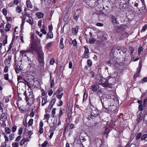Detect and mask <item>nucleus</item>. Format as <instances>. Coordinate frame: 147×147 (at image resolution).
<instances>
[{
  "instance_id": "42",
  "label": "nucleus",
  "mask_w": 147,
  "mask_h": 147,
  "mask_svg": "<svg viewBox=\"0 0 147 147\" xmlns=\"http://www.w3.org/2000/svg\"><path fill=\"white\" fill-rule=\"evenodd\" d=\"M147 28V26H146V25H145L143 27L142 30H141V32H144L146 30Z\"/></svg>"
},
{
  "instance_id": "37",
  "label": "nucleus",
  "mask_w": 147,
  "mask_h": 147,
  "mask_svg": "<svg viewBox=\"0 0 147 147\" xmlns=\"http://www.w3.org/2000/svg\"><path fill=\"white\" fill-rule=\"evenodd\" d=\"M33 120L32 119H30L29 121L28 122V124L30 126H31L33 123Z\"/></svg>"
},
{
  "instance_id": "22",
  "label": "nucleus",
  "mask_w": 147,
  "mask_h": 147,
  "mask_svg": "<svg viewBox=\"0 0 147 147\" xmlns=\"http://www.w3.org/2000/svg\"><path fill=\"white\" fill-rule=\"evenodd\" d=\"M129 36V34L126 32L125 33L123 34L121 36V37L123 39L124 38H126L127 37Z\"/></svg>"
},
{
  "instance_id": "38",
  "label": "nucleus",
  "mask_w": 147,
  "mask_h": 147,
  "mask_svg": "<svg viewBox=\"0 0 147 147\" xmlns=\"http://www.w3.org/2000/svg\"><path fill=\"white\" fill-rule=\"evenodd\" d=\"M51 0H45V4L47 5H49L51 3Z\"/></svg>"
},
{
  "instance_id": "54",
  "label": "nucleus",
  "mask_w": 147,
  "mask_h": 147,
  "mask_svg": "<svg viewBox=\"0 0 147 147\" xmlns=\"http://www.w3.org/2000/svg\"><path fill=\"white\" fill-rule=\"evenodd\" d=\"M30 38H31V43H35L34 39L33 38V35H32L31 36Z\"/></svg>"
},
{
  "instance_id": "26",
  "label": "nucleus",
  "mask_w": 147,
  "mask_h": 147,
  "mask_svg": "<svg viewBox=\"0 0 147 147\" xmlns=\"http://www.w3.org/2000/svg\"><path fill=\"white\" fill-rule=\"evenodd\" d=\"M12 58V56L11 55H9L8 58V59H5V63H8L10 61V60Z\"/></svg>"
},
{
  "instance_id": "11",
  "label": "nucleus",
  "mask_w": 147,
  "mask_h": 147,
  "mask_svg": "<svg viewBox=\"0 0 147 147\" xmlns=\"http://www.w3.org/2000/svg\"><path fill=\"white\" fill-rule=\"evenodd\" d=\"M53 37V33L51 30H49L48 32L46 35V38H52Z\"/></svg>"
},
{
  "instance_id": "17",
  "label": "nucleus",
  "mask_w": 147,
  "mask_h": 147,
  "mask_svg": "<svg viewBox=\"0 0 147 147\" xmlns=\"http://www.w3.org/2000/svg\"><path fill=\"white\" fill-rule=\"evenodd\" d=\"M63 38H61L60 39V47L61 49H63L64 47V45L63 43Z\"/></svg>"
},
{
  "instance_id": "36",
  "label": "nucleus",
  "mask_w": 147,
  "mask_h": 147,
  "mask_svg": "<svg viewBox=\"0 0 147 147\" xmlns=\"http://www.w3.org/2000/svg\"><path fill=\"white\" fill-rule=\"evenodd\" d=\"M83 58L87 59L89 58V56L88 55V53H84L82 55Z\"/></svg>"
},
{
  "instance_id": "15",
  "label": "nucleus",
  "mask_w": 147,
  "mask_h": 147,
  "mask_svg": "<svg viewBox=\"0 0 147 147\" xmlns=\"http://www.w3.org/2000/svg\"><path fill=\"white\" fill-rule=\"evenodd\" d=\"M36 16L39 18H42L44 17V14L41 12H38L36 14Z\"/></svg>"
},
{
  "instance_id": "60",
  "label": "nucleus",
  "mask_w": 147,
  "mask_h": 147,
  "mask_svg": "<svg viewBox=\"0 0 147 147\" xmlns=\"http://www.w3.org/2000/svg\"><path fill=\"white\" fill-rule=\"evenodd\" d=\"M55 61V60L54 59H52L50 60V64L51 65H53Z\"/></svg>"
},
{
  "instance_id": "28",
  "label": "nucleus",
  "mask_w": 147,
  "mask_h": 147,
  "mask_svg": "<svg viewBox=\"0 0 147 147\" xmlns=\"http://www.w3.org/2000/svg\"><path fill=\"white\" fill-rule=\"evenodd\" d=\"M11 27V25L9 24H7L6 25L5 28V30L6 31H8L9 30L10 28Z\"/></svg>"
},
{
  "instance_id": "56",
  "label": "nucleus",
  "mask_w": 147,
  "mask_h": 147,
  "mask_svg": "<svg viewBox=\"0 0 147 147\" xmlns=\"http://www.w3.org/2000/svg\"><path fill=\"white\" fill-rule=\"evenodd\" d=\"M4 78L6 80H8L9 79V75L8 74H5Z\"/></svg>"
},
{
  "instance_id": "32",
  "label": "nucleus",
  "mask_w": 147,
  "mask_h": 147,
  "mask_svg": "<svg viewBox=\"0 0 147 147\" xmlns=\"http://www.w3.org/2000/svg\"><path fill=\"white\" fill-rule=\"evenodd\" d=\"M5 131L6 133L7 134H10L11 133V130L8 127H6L5 129Z\"/></svg>"
},
{
  "instance_id": "6",
  "label": "nucleus",
  "mask_w": 147,
  "mask_h": 147,
  "mask_svg": "<svg viewBox=\"0 0 147 147\" xmlns=\"http://www.w3.org/2000/svg\"><path fill=\"white\" fill-rule=\"evenodd\" d=\"M139 7L138 8V10L140 11V13H145L146 12V10L145 5L143 3L140 4L139 5Z\"/></svg>"
},
{
  "instance_id": "30",
  "label": "nucleus",
  "mask_w": 147,
  "mask_h": 147,
  "mask_svg": "<svg viewBox=\"0 0 147 147\" xmlns=\"http://www.w3.org/2000/svg\"><path fill=\"white\" fill-rule=\"evenodd\" d=\"M63 90V89L61 88H59L57 90L56 92L53 95V97H55L56 94L58 93H59V92H61Z\"/></svg>"
},
{
  "instance_id": "9",
  "label": "nucleus",
  "mask_w": 147,
  "mask_h": 147,
  "mask_svg": "<svg viewBox=\"0 0 147 147\" xmlns=\"http://www.w3.org/2000/svg\"><path fill=\"white\" fill-rule=\"evenodd\" d=\"M50 85L51 88H52L54 85V78L52 76L51 73L50 74Z\"/></svg>"
},
{
  "instance_id": "3",
  "label": "nucleus",
  "mask_w": 147,
  "mask_h": 147,
  "mask_svg": "<svg viewBox=\"0 0 147 147\" xmlns=\"http://www.w3.org/2000/svg\"><path fill=\"white\" fill-rule=\"evenodd\" d=\"M28 53L26 50H21L20 51V57L22 59H23L24 57H26L28 61L29 62L30 61H31L30 60L29 58L27 56L26 53Z\"/></svg>"
},
{
  "instance_id": "44",
  "label": "nucleus",
  "mask_w": 147,
  "mask_h": 147,
  "mask_svg": "<svg viewBox=\"0 0 147 147\" xmlns=\"http://www.w3.org/2000/svg\"><path fill=\"white\" fill-rule=\"evenodd\" d=\"M88 65L89 66H91L92 64V62L90 59H88L87 61Z\"/></svg>"
},
{
  "instance_id": "61",
  "label": "nucleus",
  "mask_w": 147,
  "mask_h": 147,
  "mask_svg": "<svg viewBox=\"0 0 147 147\" xmlns=\"http://www.w3.org/2000/svg\"><path fill=\"white\" fill-rule=\"evenodd\" d=\"M8 70V67L7 66H6L5 67L4 69V71L5 73L7 72Z\"/></svg>"
},
{
  "instance_id": "5",
  "label": "nucleus",
  "mask_w": 147,
  "mask_h": 147,
  "mask_svg": "<svg viewBox=\"0 0 147 147\" xmlns=\"http://www.w3.org/2000/svg\"><path fill=\"white\" fill-rule=\"evenodd\" d=\"M99 87L100 86L98 85L94 84L90 87V89L92 91L96 92L99 89Z\"/></svg>"
},
{
  "instance_id": "46",
  "label": "nucleus",
  "mask_w": 147,
  "mask_h": 147,
  "mask_svg": "<svg viewBox=\"0 0 147 147\" xmlns=\"http://www.w3.org/2000/svg\"><path fill=\"white\" fill-rule=\"evenodd\" d=\"M53 42H51L49 43L48 44H47V47L49 48V47H51L53 45Z\"/></svg>"
},
{
  "instance_id": "1",
  "label": "nucleus",
  "mask_w": 147,
  "mask_h": 147,
  "mask_svg": "<svg viewBox=\"0 0 147 147\" xmlns=\"http://www.w3.org/2000/svg\"><path fill=\"white\" fill-rule=\"evenodd\" d=\"M113 93L112 91H110L107 94H103L101 97L103 109L104 108L105 109V110L106 112L108 111L109 113H111L110 112L112 110H111V105L109 106L108 104L109 102L108 99H112L111 101L116 104L118 103V99L117 97L112 94Z\"/></svg>"
},
{
  "instance_id": "8",
  "label": "nucleus",
  "mask_w": 147,
  "mask_h": 147,
  "mask_svg": "<svg viewBox=\"0 0 147 147\" xmlns=\"http://www.w3.org/2000/svg\"><path fill=\"white\" fill-rule=\"evenodd\" d=\"M111 21L112 23L114 25H116L118 24L119 23L117 19L115 16H113L112 17Z\"/></svg>"
},
{
  "instance_id": "48",
  "label": "nucleus",
  "mask_w": 147,
  "mask_h": 147,
  "mask_svg": "<svg viewBox=\"0 0 147 147\" xmlns=\"http://www.w3.org/2000/svg\"><path fill=\"white\" fill-rule=\"evenodd\" d=\"M18 81L19 82L24 83L23 81H20V80H23L22 77L19 76L17 78Z\"/></svg>"
},
{
  "instance_id": "10",
  "label": "nucleus",
  "mask_w": 147,
  "mask_h": 147,
  "mask_svg": "<svg viewBox=\"0 0 147 147\" xmlns=\"http://www.w3.org/2000/svg\"><path fill=\"white\" fill-rule=\"evenodd\" d=\"M137 117L136 119L138 123L140 122L142 120V113H140L138 114L137 116Z\"/></svg>"
},
{
  "instance_id": "29",
  "label": "nucleus",
  "mask_w": 147,
  "mask_h": 147,
  "mask_svg": "<svg viewBox=\"0 0 147 147\" xmlns=\"http://www.w3.org/2000/svg\"><path fill=\"white\" fill-rule=\"evenodd\" d=\"M63 94V93H58V94L56 96L60 100L61 99Z\"/></svg>"
},
{
  "instance_id": "49",
  "label": "nucleus",
  "mask_w": 147,
  "mask_h": 147,
  "mask_svg": "<svg viewBox=\"0 0 147 147\" xmlns=\"http://www.w3.org/2000/svg\"><path fill=\"white\" fill-rule=\"evenodd\" d=\"M23 131V128L22 127H20L18 131V134L19 135H21L22 134Z\"/></svg>"
},
{
  "instance_id": "33",
  "label": "nucleus",
  "mask_w": 147,
  "mask_h": 147,
  "mask_svg": "<svg viewBox=\"0 0 147 147\" xmlns=\"http://www.w3.org/2000/svg\"><path fill=\"white\" fill-rule=\"evenodd\" d=\"M63 112L62 110L61 109L59 110V114L58 116L59 119H60L61 116H62L63 114Z\"/></svg>"
},
{
  "instance_id": "63",
  "label": "nucleus",
  "mask_w": 147,
  "mask_h": 147,
  "mask_svg": "<svg viewBox=\"0 0 147 147\" xmlns=\"http://www.w3.org/2000/svg\"><path fill=\"white\" fill-rule=\"evenodd\" d=\"M144 120L147 123V114L144 115Z\"/></svg>"
},
{
  "instance_id": "23",
  "label": "nucleus",
  "mask_w": 147,
  "mask_h": 147,
  "mask_svg": "<svg viewBox=\"0 0 147 147\" xmlns=\"http://www.w3.org/2000/svg\"><path fill=\"white\" fill-rule=\"evenodd\" d=\"M105 80V79L103 78L102 77H100L98 82V84L101 85L104 82V80Z\"/></svg>"
},
{
  "instance_id": "41",
  "label": "nucleus",
  "mask_w": 147,
  "mask_h": 147,
  "mask_svg": "<svg viewBox=\"0 0 147 147\" xmlns=\"http://www.w3.org/2000/svg\"><path fill=\"white\" fill-rule=\"evenodd\" d=\"M142 134L141 133H138L136 136V140H138L141 137Z\"/></svg>"
},
{
  "instance_id": "12",
  "label": "nucleus",
  "mask_w": 147,
  "mask_h": 147,
  "mask_svg": "<svg viewBox=\"0 0 147 147\" xmlns=\"http://www.w3.org/2000/svg\"><path fill=\"white\" fill-rule=\"evenodd\" d=\"M26 4L28 7L30 9H32V5L30 1V0H27L26 2Z\"/></svg>"
},
{
  "instance_id": "25",
  "label": "nucleus",
  "mask_w": 147,
  "mask_h": 147,
  "mask_svg": "<svg viewBox=\"0 0 147 147\" xmlns=\"http://www.w3.org/2000/svg\"><path fill=\"white\" fill-rule=\"evenodd\" d=\"M50 117V116L49 114H47L44 115V119H46V121H47V122H48V120H49Z\"/></svg>"
},
{
  "instance_id": "58",
  "label": "nucleus",
  "mask_w": 147,
  "mask_h": 147,
  "mask_svg": "<svg viewBox=\"0 0 147 147\" xmlns=\"http://www.w3.org/2000/svg\"><path fill=\"white\" fill-rule=\"evenodd\" d=\"M9 139L11 140H12L14 139V135L13 134H10L9 136Z\"/></svg>"
},
{
  "instance_id": "20",
  "label": "nucleus",
  "mask_w": 147,
  "mask_h": 147,
  "mask_svg": "<svg viewBox=\"0 0 147 147\" xmlns=\"http://www.w3.org/2000/svg\"><path fill=\"white\" fill-rule=\"evenodd\" d=\"M78 26H77L75 28H72L71 30L73 33H74L75 34H76L78 33Z\"/></svg>"
},
{
  "instance_id": "24",
  "label": "nucleus",
  "mask_w": 147,
  "mask_h": 147,
  "mask_svg": "<svg viewBox=\"0 0 147 147\" xmlns=\"http://www.w3.org/2000/svg\"><path fill=\"white\" fill-rule=\"evenodd\" d=\"M47 102V98H43L42 100V106H44Z\"/></svg>"
},
{
  "instance_id": "50",
  "label": "nucleus",
  "mask_w": 147,
  "mask_h": 147,
  "mask_svg": "<svg viewBox=\"0 0 147 147\" xmlns=\"http://www.w3.org/2000/svg\"><path fill=\"white\" fill-rule=\"evenodd\" d=\"M84 48L85 49V51H84V53L88 54V53H89V49L88 48L86 47H84Z\"/></svg>"
},
{
  "instance_id": "16",
  "label": "nucleus",
  "mask_w": 147,
  "mask_h": 147,
  "mask_svg": "<svg viewBox=\"0 0 147 147\" xmlns=\"http://www.w3.org/2000/svg\"><path fill=\"white\" fill-rule=\"evenodd\" d=\"M26 21L30 25H32L34 24L33 20L31 17L29 18Z\"/></svg>"
},
{
  "instance_id": "4",
  "label": "nucleus",
  "mask_w": 147,
  "mask_h": 147,
  "mask_svg": "<svg viewBox=\"0 0 147 147\" xmlns=\"http://www.w3.org/2000/svg\"><path fill=\"white\" fill-rule=\"evenodd\" d=\"M36 45L35 43H31V45L29 48H27L26 50L28 52H32L36 50Z\"/></svg>"
},
{
  "instance_id": "51",
  "label": "nucleus",
  "mask_w": 147,
  "mask_h": 147,
  "mask_svg": "<svg viewBox=\"0 0 147 147\" xmlns=\"http://www.w3.org/2000/svg\"><path fill=\"white\" fill-rule=\"evenodd\" d=\"M22 137L21 136H18L16 138V139L15 141L16 142H19L21 139Z\"/></svg>"
},
{
  "instance_id": "2",
  "label": "nucleus",
  "mask_w": 147,
  "mask_h": 147,
  "mask_svg": "<svg viewBox=\"0 0 147 147\" xmlns=\"http://www.w3.org/2000/svg\"><path fill=\"white\" fill-rule=\"evenodd\" d=\"M38 61L40 63H44L43 54L44 53L41 50H40L38 53Z\"/></svg>"
},
{
  "instance_id": "43",
  "label": "nucleus",
  "mask_w": 147,
  "mask_h": 147,
  "mask_svg": "<svg viewBox=\"0 0 147 147\" xmlns=\"http://www.w3.org/2000/svg\"><path fill=\"white\" fill-rule=\"evenodd\" d=\"M143 51V49L142 47H139L138 49V54H140Z\"/></svg>"
},
{
  "instance_id": "21",
  "label": "nucleus",
  "mask_w": 147,
  "mask_h": 147,
  "mask_svg": "<svg viewBox=\"0 0 147 147\" xmlns=\"http://www.w3.org/2000/svg\"><path fill=\"white\" fill-rule=\"evenodd\" d=\"M16 11L17 12L20 13L22 11L21 7L20 6L18 5L16 8Z\"/></svg>"
},
{
  "instance_id": "62",
  "label": "nucleus",
  "mask_w": 147,
  "mask_h": 147,
  "mask_svg": "<svg viewBox=\"0 0 147 147\" xmlns=\"http://www.w3.org/2000/svg\"><path fill=\"white\" fill-rule=\"evenodd\" d=\"M3 14L5 15V16L7 15V10L5 8H3Z\"/></svg>"
},
{
  "instance_id": "18",
  "label": "nucleus",
  "mask_w": 147,
  "mask_h": 147,
  "mask_svg": "<svg viewBox=\"0 0 147 147\" xmlns=\"http://www.w3.org/2000/svg\"><path fill=\"white\" fill-rule=\"evenodd\" d=\"M118 120L120 122L124 121V119L123 117V114L122 113H121L120 115L119 116L118 118Z\"/></svg>"
},
{
  "instance_id": "59",
  "label": "nucleus",
  "mask_w": 147,
  "mask_h": 147,
  "mask_svg": "<svg viewBox=\"0 0 147 147\" xmlns=\"http://www.w3.org/2000/svg\"><path fill=\"white\" fill-rule=\"evenodd\" d=\"M6 142H4L1 144V147H6Z\"/></svg>"
},
{
  "instance_id": "40",
  "label": "nucleus",
  "mask_w": 147,
  "mask_h": 147,
  "mask_svg": "<svg viewBox=\"0 0 147 147\" xmlns=\"http://www.w3.org/2000/svg\"><path fill=\"white\" fill-rule=\"evenodd\" d=\"M128 7V5L127 3H124L122 6V8L124 9H126Z\"/></svg>"
},
{
  "instance_id": "13",
  "label": "nucleus",
  "mask_w": 147,
  "mask_h": 147,
  "mask_svg": "<svg viewBox=\"0 0 147 147\" xmlns=\"http://www.w3.org/2000/svg\"><path fill=\"white\" fill-rule=\"evenodd\" d=\"M101 85L102 86L105 87H109L110 86V85L108 83V80H105L104 82Z\"/></svg>"
},
{
  "instance_id": "52",
  "label": "nucleus",
  "mask_w": 147,
  "mask_h": 147,
  "mask_svg": "<svg viewBox=\"0 0 147 147\" xmlns=\"http://www.w3.org/2000/svg\"><path fill=\"white\" fill-rule=\"evenodd\" d=\"M139 110L140 111H142L143 110V107L142 105H140L138 107Z\"/></svg>"
},
{
  "instance_id": "57",
  "label": "nucleus",
  "mask_w": 147,
  "mask_h": 147,
  "mask_svg": "<svg viewBox=\"0 0 147 147\" xmlns=\"http://www.w3.org/2000/svg\"><path fill=\"white\" fill-rule=\"evenodd\" d=\"M129 49L130 51V53L131 54L133 53V52L134 51V48L132 47H130L129 48Z\"/></svg>"
},
{
  "instance_id": "19",
  "label": "nucleus",
  "mask_w": 147,
  "mask_h": 147,
  "mask_svg": "<svg viewBox=\"0 0 147 147\" xmlns=\"http://www.w3.org/2000/svg\"><path fill=\"white\" fill-rule=\"evenodd\" d=\"M56 100V99L55 98L51 99V102L50 103V105H51V108H52L53 106L54 105L55 102Z\"/></svg>"
},
{
  "instance_id": "45",
  "label": "nucleus",
  "mask_w": 147,
  "mask_h": 147,
  "mask_svg": "<svg viewBox=\"0 0 147 147\" xmlns=\"http://www.w3.org/2000/svg\"><path fill=\"white\" fill-rule=\"evenodd\" d=\"M79 16L77 15L76 13H75L73 16V18L74 20H77Z\"/></svg>"
},
{
  "instance_id": "39",
  "label": "nucleus",
  "mask_w": 147,
  "mask_h": 147,
  "mask_svg": "<svg viewBox=\"0 0 147 147\" xmlns=\"http://www.w3.org/2000/svg\"><path fill=\"white\" fill-rule=\"evenodd\" d=\"M48 144V143L46 141H45L41 145L42 147H46Z\"/></svg>"
},
{
  "instance_id": "35",
  "label": "nucleus",
  "mask_w": 147,
  "mask_h": 147,
  "mask_svg": "<svg viewBox=\"0 0 147 147\" xmlns=\"http://www.w3.org/2000/svg\"><path fill=\"white\" fill-rule=\"evenodd\" d=\"M19 143L18 142H13L12 144V146L13 147H18Z\"/></svg>"
},
{
  "instance_id": "27",
  "label": "nucleus",
  "mask_w": 147,
  "mask_h": 147,
  "mask_svg": "<svg viewBox=\"0 0 147 147\" xmlns=\"http://www.w3.org/2000/svg\"><path fill=\"white\" fill-rule=\"evenodd\" d=\"M147 138V134H144L141 137V139L142 140H144L145 141H146L147 140L146 138Z\"/></svg>"
},
{
  "instance_id": "7",
  "label": "nucleus",
  "mask_w": 147,
  "mask_h": 147,
  "mask_svg": "<svg viewBox=\"0 0 147 147\" xmlns=\"http://www.w3.org/2000/svg\"><path fill=\"white\" fill-rule=\"evenodd\" d=\"M91 116L90 117L91 118L94 119V117L97 116L98 114V112L97 109L93 110L92 111H91Z\"/></svg>"
},
{
  "instance_id": "64",
  "label": "nucleus",
  "mask_w": 147,
  "mask_h": 147,
  "mask_svg": "<svg viewBox=\"0 0 147 147\" xmlns=\"http://www.w3.org/2000/svg\"><path fill=\"white\" fill-rule=\"evenodd\" d=\"M144 105H147V97L144 100Z\"/></svg>"
},
{
  "instance_id": "55",
  "label": "nucleus",
  "mask_w": 147,
  "mask_h": 147,
  "mask_svg": "<svg viewBox=\"0 0 147 147\" xmlns=\"http://www.w3.org/2000/svg\"><path fill=\"white\" fill-rule=\"evenodd\" d=\"M40 31L42 32V33L44 34H47V32L44 28L41 29Z\"/></svg>"
},
{
  "instance_id": "47",
  "label": "nucleus",
  "mask_w": 147,
  "mask_h": 147,
  "mask_svg": "<svg viewBox=\"0 0 147 147\" xmlns=\"http://www.w3.org/2000/svg\"><path fill=\"white\" fill-rule=\"evenodd\" d=\"M72 43L74 46H76L77 45V43L76 39L72 40Z\"/></svg>"
},
{
  "instance_id": "14",
  "label": "nucleus",
  "mask_w": 147,
  "mask_h": 147,
  "mask_svg": "<svg viewBox=\"0 0 147 147\" xmlns=\"http://www.w3.org/2000/svg\"><path fill=\"white\" fill-rule=\"evenodd\" d=\"M25 135L23 136V139L21 140L20 143V146H22L27 141V139L25 138Z\"/></svg>"
},
{
  "instance_id": "53",
  "label": "nucleus",
  "mask_w": 147,
  "mask_h": 147,
  "mask_svg": "<svg viewBox=\"0 0 147 147\" xmlns=\"http://www.w3.org/2000/svg\"><path fill=\"white\" fill-rule=\"evenodd\" d=\"M17 126H14L12 128L11 131L13 132H15L16 130Z\"/></svg>"
},
{
  "instance_id": "34",
  "label": "nucleus",
  "mask_w": 147,
  "mask_h": 147,
  "mask_svg": "<svg viewBox=\"0 0 147 147\" xmlns=\"http://www.w3.org/2000/svg\"><path fill=\"white\" fill-rule=\"evenodd\" d=\"M90 109L91 110V111H92L93 110H94L97 109L96 107L91 105H90Z\"/></svg>"
},
{
  "instance_id": "31",
  "label": "nucleus",
  "mask_w": 147,
  "mask_h": 147,
  "mask_svg": "<svg viewBox=\"0 0 147 147\" xmlns=\"http://www.w3.org/2000/svg\"><path fill=\"white\" fill-rule=\"evenodd\" d=\"M96 41V40L93 38H90L89 41V42L90 44H93Z\"/></svg>"
}]
</instances>
